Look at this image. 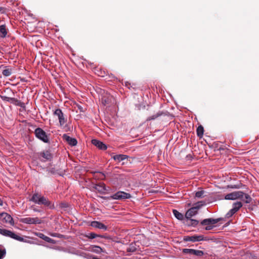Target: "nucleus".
I'll list each match as a JSON object with an SVG mask.
<instances>
[{
  "label": "nucleus",
  "instance_id": "aec40b11",
  "mask_svg": "<svg viewBox=\"0 0 259 259\" xmlns=\"http://www.w3.org/2000/svg\"><path fill=\"white\" fill-rule=\"evenodd\" d=\"M127 157L128 156L124 154L114 155L112 156V158L118 162H120V161L125 160L127 158Z\"/></svg>",
  "mask_w": 259,
  "mask_h": 259
},
{
  "label": "nucleus",
  "instance_id": "6e6552de",
  "mask_svg": "<svg viewBox=\"0 0 259 259\" xmlns=\"http://www.w3.org/2000/svg\"><path fill=\"white\" fill-rule=\"evenodd\" d=\"M131 197V195L130 194L123 191H118L113 195L110 196L109 198L116 200H123L128 199Z\"/></svg>",
  "mask_w": 259,
  "mask_h": 259
},
{
  "label": "nucleus",
  "instance_id": "37998d69",
  "mask_svg": "<svg viewBox=\"0 0 259 259\" xmlns=\"http://www.w3.org/2000/svg\"><path fill=\"white\" fill-rule=\"evenodd\" d=\"M34 210L35 211H38V210H37V209H34Z\"/></svg>",
  "mask_w": 259,
  "mask_h": 259
},
{
  "label": "nucleus",
  "instance_id": "a19ab883",
  "mask_svg": "<svg viewBox=\"0 0 259 259\" xmlns=\"http://www.w3.org/2000/svg\"><path fill=\"white\" fill-rule=\"evenodd\" d=\"M77 107L80 112H84L83 108L80 105H77Z\"/></svg>",
  "mask_w": 259,
  "mask_h": 259
},
{
  "label": "nucleus",
  "instance_id": "5701e85b",
  "mask_svg": "<svg viewBox=\"0 0 259 259\" xmlns=\"http://www.w3.org/2000/svg\"><path fill=\"white\" fill-rule=\"evenodd\" d=\"M137 250L136 245L135 243H131L126 248V251L128 252H134Z\"/></svg>",
  "mask_w": 259,
  "mask_h": 259
},
{
  "label": "nucleus",
  "instance_id": "b1692460",
  "mask_svg": "<svg viewBox=\"0 0 259 259\" xmlns=\"http://www.w3.org/2000/svg\"><path fill=\"white\" fill-rule=\"evenodd\" d=\"M7 34L6 26L2 25L0 26V36L2 37H5Z\"/></svg>",
  "mask_w": 259,
  "mask_h": 259
},
{
  "label": "nucleus",
  "instance_id": "58836bf2",
  "mask_svg": "<svg viewBox=\"0 0 259 259\" xmlns=\"http://www.w3.org/2000/svg\"><path fill=\"white\" fill-rule=\"evenodd\" d=\"M6 12V9L4 7H0V13L2 14H4Z\"/></svg>",
  "mask_w": 259,
  "mask_h": 259
},
{
  "label": "nucleus",
  "instance_id": "a211bd4d",
  "mask_svg": "<svg viewBox=\"0 0 259 259\" xmlns=\"http://www.w3.org/2000/svg\"><path fill=\"white\" fill-rule=\"evenodd\" d=\"M94 188L100 193H104L106 191V185L102 183L95 185Z\"/></svg>",
  "mask_w": 259,
  "mask_h": 259
},
{
  "label": "nucleus",
  "instance_id": "9b49d317",
  "mask_svg": "<svg viewBox=\"0 0 259 259\" xmlns=\"http://www.w3.org/2000/svg\"><path fill=\"white\" fill-rule=\"evenodd\" d=\"M54 114L58 116L61 126L63 125L66 123L67 120L65 118L64 114L60 109L55 110Z\"/></svg>",
  "mask_w": 259,
  "mask_h": 259
},
{
  "label": "nucleus",
  "instance_id": "2eb2a0df",
  "mask_svg": "<svg viewBox=\"0 0 259 259\" xmlns=\"http://www.w3.org/2000/svg\"><path fill=\"white\" fill-rule=\"evenodd\" d=\"M0 217L3 218V220L5 223H9L10 224L12 225H14V223L12 217L7 213H0Z\"/></svg>",
  "mask_w": 259,
  "mask_h": 259
},
{
  "label": "nucleus",
  "instance_id": "2f4dec72",
  "mask_svg": "<svg viewBox=\"0 0 259 259\" xmlns=\"http://www.w3.org/2000/svg\"><path fill=\"white\" fill-rule=\"evenodd\" d=\"M161 115V113H160V112L157 113L156 114H155L152 116L148 117L147 119V120L150 121V120H154L156 118H157V117H158L159 116H160Z\"/></svg>",
  "mask_w": 259,
  "mask_h": 259
},
{
  "label": "nucleus",
  "instance_id": "f03ea898",
  "mask_svg": "<svg viewBox=\"0 0 259 259\" xmlns=\"http://www.w3.org/2000/svg\"><path fill=\"white\" fill-rule=\"evenodd\" d=\"M30 201L38 205H44L51 209L55 208L54 204H52L47 197L42 196L38 192L34 193L30 199Z\"/></svg>",
  "mask_w": 259,
  "mask_h": 259
},
{
  "label": "nucleus",
  "instance_id": "39448f33",
  "mask_svg": "<svg viewBox=\"0 0 259 259\" xmlns=\"http://www.w3.org/2000/svg\"><path fill=\"white\" fill-rule=\"evenodd\" d=\"M0 97L4 101L10 102L11 103H12L23 108H25V104L23 102H22L14 98L4 95L3 93H2V94L0 95Z\"/></svg>",
  "mask_w": 259,
  "mask_h": 259
},
{
  "label": "nucleus",
  "instance_id": "4468645a",
  "mask_svg": "<svg viewBox=\"0 0 259 259\" xmlns=\"http://www.w3.org/2000/svg\"><path fill=\"white\" fill-rule=\"evenodd\" d=\"M62 138L64 140L71 146H76L77 144V141L76 139L71 138L66 134H64Z\"/></svg>",
  "mask_w": 259,
  "mask_h": 259
},
{
  "label": "nucleus",
  "instance_id": "79ce46f5",
  "mask_svg": "<svg viewBox=\"0 0 259 259\" xmlns=\"http://www.w3.org/2000/svg\"><path fill=\"white\" fill-rule=\"evenodd\" d=\"M3 205V201L0 198V206Z\"/></svg>",
  "mask_w": 259,
  "mask_h": 259
},
{
  "label": "nucleus",
  "instance_id": "7c9ffc66",
  "mask_svg": "<svg viewBox=\"0 0 259 259\" xmlns=\"http://www.w3.org/2000/svg\"><path fill=\"white\" fill-rule=\"evenodd\" d=\"M192 254L198 256H201L203 255L204 252L202 250L193 249Z\"/></svg>",
  "mask_w": 259,
  "mask_h": 259
},
{
  "label": "nucleus",
  "instance_id": "a878e982",
  "mask_svg": "<svg viewBox=\"0 0 259 259\" xmlns=\"http://www.w3.org/2000/svg\"><path fill=\"white\" fill-rule=\"evenodd\" d=\"M86 237L89 239H94L96 237H101L102 238H106V237L104 236L101 235H98L95 233H90L88 235H87Z\"/></svg>",
  "mask_w": 259,
  "mask_h": 259
},
{
  "label": "nucleus",
  "instance_id": "0eeeda50",
  "mask_svg": "<svg viewBox=\"0 0 259 259\" xmlns=\"http://www.w3.org/2000/svg\"><path fill=\"white\" fill-rule=\"evenodd\" d=\"M0 234L6 237H9L21 242L24 241V238L23 237L18 236L14 232L8 230L0 228Z\"/></svg>",
  "mask_w": 259,
  "mask_h": 259
},
{
  "label": "nucleus",
  "instance_id": "f257e3e1",
  "mask_svg": "<svg viewBox=\"0 0 259 259\" xmlns=\"http://www.w3.org/2000/svg\"><path fill=\"white\" fill-rule=\"evenodd\" d=\"M226 200H235L240 199L246 203H249L252 198L248 194L244 193L241 191H234L225 195Z\"/></svg>",
  "mask_w": 259,
  "mask_h": 259
},
{
  "label": "nucleus",
  "instance_id": "393cba45",
  "mask_svg": "<svg viewBox=\"0 0 259 259\" xmlns=\"http://www.w3.org/2000/svg\"><path fill=\"white\" fill-rule=\"evenodd\" d=\"M12 73V69L11 68H8L7 66L5 67V69L3 70L2 74L5 76H9Z\"/></svg>",
  "mask_w": 259,
  "mask_h": 259
},
{
  "label": "nucleus",
  "instance_id": "f704fd0d",
  "mask_svg": "<svg viewBox=\"0 0 259 259\" xmlns=\"http://www.w3.org/2000/svg\"><path fill=\"white\" fill-rule=\"evenodd\" d=\"M47 171L49 173H51L52 174H55L57 172V170L54 167H49Z\"/></svg>",
  "mask_w": 259,
  "mask_h": 259
},
{
  "label": "nucleus",
  "instance_id": "4c0bfd02",
  "mask_svg": "<svg viewBox=\"0 0 259 259\" xmlns=\"http://www.w3.org/2000/svg\"><path fill=\"white\" fill-rule=\"evenodd\" d=\"M60 206L61 208H66L67 207V204L65 202H62L60 204Z\"/></svg>",
  "mask_w": 259,
  "mask_h": 259
},
{
  "label": "nucleus",
  "instance_id": "f8f14e48",
  "mask_svg": "<svg viewBox=\"0 0 259 259\" xmlns=\"http://www.w3.org/2000/svg\"><path fill=\"white\" fill-rule=\"evenodd\" d=\"M185 241L196 242L204 240L203 235L185 236L183 238Z\"/></svg>",
  "mask_w": 259,
  "mask_h": 259
},
{
  "label": "nucleus",
  "instance_id": "20e7f679",
  "mask_svg": "<svg viewBox=\"0 0 259 259\" xmlns=\"http://www.w3.org/2000/svg\"><path fill=\"white\" fill-rule=\"evenodd\" d=\"M205 202L203 201L198 202L195 204V206L189 209L185 214V217L187 220L190 219L191 217L195 215L197 213L198 210L201 206L204 205Z\"/></svg>",
  "mask_w": 259,
  "mask_h": 259
},
{
  "label": "nucleus",
  "instance_id": "423d86ee",
  "mask_svg": "<svg viewBox=\"0 0 259 259\" xmlns=\"http://www.w3.org/2000/svg\"><path fill=\"white\" fill-rule=\"evenodd\" d=\"M34 134L35 137L44 143L49 142V139L46 133L41 128L37 127L35 130Z\"/></svg>",
  "mask_w": 259,
  "mask_h": 259
},
{
  "label": "nucleus",
  "instance_id": "1a4fd4ad",
  "mask_svg": "<svg viewBox=\"0 0 259 259\" xmlns=\"http://www.w3.org/2000/svg\"><path fill=\"white\" fill-rule=\"evenodd\" d=\"M242 203L240 201H237L233 204L232 208L226 214V218H229L234 214L237 212L239 209L242 207Z\"/></svg>",
  "mask_w": 259,
  "mask_h": 259
},
{
  "label": "nucleus",
  "instance_id": "72a5a7b5",
  "mask_svg": "<svg viewBox=\"0 0 259 259\" xmlns=\"http://www.w3.org/2000/svg\"><path fill=\"white\" fill-rule=\"evenodd\" d=\"M193 249L184 248L183 249V252L184 253L192 254Z\"/></svg>",
  "mask_w": 259,
  "mask_h": 259
},
{
  "label": "nucleus",
  "instance_id": "cd10ccee",
  "mask_svg": "<svg viewBox=\"0 0 259 259\" xmlns=\"http://www.w3.org/2000/svg\"><path fill=\"white\" fill-rule=\"evenodd\" d=\"M173 213L175 217L179 220H182L184 219V215L182 213L176 209L173 210Z\"/></svg>",
  "mask_w": 259,
  "mask_h": 259
},
{
  "label": "nucleus",
  "instance_id": "dca6fc26",
  "mask_svg": "<svg viewBox=\"0 0 259 259\" xmlns=\"http://www.w3.org/2000/svg\"><path fill=\"white\" fill-rule=\"evenodd\" d=\"M92 143L100 150H105L107 148V146L105 144L96 139L92 140Z\"/></svg>",
  "mask_w": 259,
  "mask_h": 259
},
{
  "label": "nucleus",
  "instance_id": "e433bc0d",
  "mask_svg": "<svg viewBox=\"0 0 259 259\" xmlns=\"http://www.w3.org/2000/svg\"><path fill=\"white\" fill-rule=\"evenodd\" d=\"M4 93H8V94H11L13 95L14 94V93L12 92V91L9 88H7L6 89H5L4 91Z\"/></svg>",
  "mask_w": 259,
  "mask_h": 259
},
{
  "label": "nucleus",
  "instance_id": "c9c22d12",
  "mask_svg": "<svg viewBox=\"0 0 259 259\" xmlns=\"http://www.w3.org/2000/svg\"><path fill=\"white\" fill-rule=\"evenodd\" d=\"M6 251L5 249H0V259H2L6 255Z\"/></svg>",
  "mask_w": 259,
  "mask_h": 259
},
{
  "label": "nucleus",
  "instance_id": "473e14b6",
  "mask_svg": "<svg viewBox=\"0 0 259 259\" xmlns=\"http://www.w3.org/2000/svg\"><path fill=\"white\" fill-rule=\"evenodd\" d=\"M204 191L201 190L196 192L195 197L197 198H202L204 194Z\"/></svg>",
  "mask_w": 259,
  "mask_h": 259
},
{
  "label": "nucleus",
  "instance_id": "7ed1b4c3",
  "mask_svg": "<svg viewBox=\"0 0 259 259\" xmlns=\"http://www.w3.org/2000/svg\"><path fill=\"white\" fill-rule=\"evenodd\" d=\"M223 220L222 218L212 219L209 218L202 220L200 224L202 226H206L205 229L206 230H210L214 227V225Z\"/></svg>",
  "mask_w": 259,
  "mask_h": 259
},
{
  "label": "nucleus",
  "instance_id": "412c9836",
  "mask_svg": "<svg viewBox=\"0 0 259 259\" xmlns=\"http://www.w3.org/2000/svg\"><path fill=\"white\" fill-rule=\"evenodd\" d=\"M93 176L95 179H97L101 180H104L105 179V175L104 173L100 171H94L92 172Z\"/></svg>",
  "mask_w": 259,
  "mask_h": 259
},
{
  "label": "nucleus",
  "instance_id": "9d476101",
  "mask_svg": "<svg viewBox=\"0 0 259 259\" xmlns=\"http://www.w3.org/2000/svg\"><path fill=\"white\" fill-rule=\"evenodd\" d=\"M21 222L27 224H40L41 223V220L37 218H24L21 219Z\"/></svg>",
  "mask_w": 259,
  "mask_h": 259
},
{
  "label": "nucleus",
  "instance_id": "6ab92c4d",
  "mask_svg": "<svg viewBox=\"0 0 259 259\" xmlns=\"http://www.w3.org/2000/svg\"><path fill=\"white\" fill-rule=\"evenodd\" d=\"M39 155L47 160H51L53 158V155L49 151L42 152Z\"/></svg>",
  "mask_w": 259,
  "mask_h": 259
},
{
  "label": "nucleus",
  "instance_id": "bb28decb",
  "mask_svg": "<svg viewBox=\"0 0 259 259\" xmlns=\"http://www.w3.org/2000/svg\"><path fill=\"white\" fill-rule=\"evenodd\" d=\"M196 132L198 137L201 138L203 136L204 133V128L202 125H200L197 127Z\"/></svg>",
  "mask_w": 259,
  "mask_h": 259
},
{
  "label": "nucleus",
  "instance_id": "f3484780",
  "mask_svg": "<svg viewBox=\"0 0 259 259\" xmlns=\"http://www.w3.org/2000/svg\"><path fill=\"white\" fill-rule=\"evenodd\" d=\"M91 226L95 228L101 229L104 231L107 230V227L102 223L101 222L98 221H93L91 223Z\"/></svg>",
  "mask_w": 259,
  "mask_h": 259
},
{
  "label": "nucleus",
  "instance_id": "ddd939ff",
  "mask_svg": "<svg viewBox=\"0 0 259 259\" xmlns=\"http://www.w3.org/2000/svg\"><path fill=\"white\" fill-rule=\"evenodd\" d=\"M102 104L104 106H110L115 103V99L112 96H104L102 98Z\"/></svg>",
  "mask_w": 259,
  "mask_h": 259
},
{
  "label": "nucleus",
  "instance_id": "c756f323",
  "mask_svg": "<svg viewBox=\"0 0 259 259\" xmlns=\"http://www.w3.org/2000/svg\"><path fill=\"white\" fill-rule=\"evenodd\" d=\"M199 223L198 221L194 219H189L187 220V224L189 225H191L193 226H197Z\"/></svg>",
  "mask_w": 259,
  "mask_h": 259
},
{
  "label": "nucleus",
  "instance_id": "c85d7f7f",
  "mask_svg": "<svg viewBox=\"0 0 259 259\" xmlns=\"http://www.w3.org/2000/svg\"><path fill=\"white\" fill-rule=\"evenodd\" d=\"M91 251L96 252L97 253H100L103 252V249L101 247L98 246H93L91 247Z\"/></svg>",
  "mask_w": 259,
  "mask_h": 259
},
{
  "label": "nucleus",
  "instance_id": "ea45409f",
  "mask_svg": "<svg viewBox=\"0 0 259 259\" xmlns=\"http://www.w3.org/2000/svg\"><path fill=\"white\" fill-rule=\"evenodd\" d=\"M229 188H232V189H238L239 188V186L238 185H230L228 186Z\"/></svg>",
  "mask_w": 259,
  "mask_h": 259
},
{
  "label": "nucleus",
  "instance_id": "4be33fe9",
  "mask_svg": "<svg viewBox=\"0 0 259 259\" xmlns=\"http://www.w3.org/2000/svg\"><path fill=\"white\" fill-rule=\"evenodd\" d=\"M37 236L39 238L43 239L44 240L46 241L47 242H49V243H52L53 242V240L52 239H51V238L46 236L45 235H44V234H42L41 233H37Z\"/></svg>",
  "mask_w": 259,
  "mask_h": 259
}]
</instances>
